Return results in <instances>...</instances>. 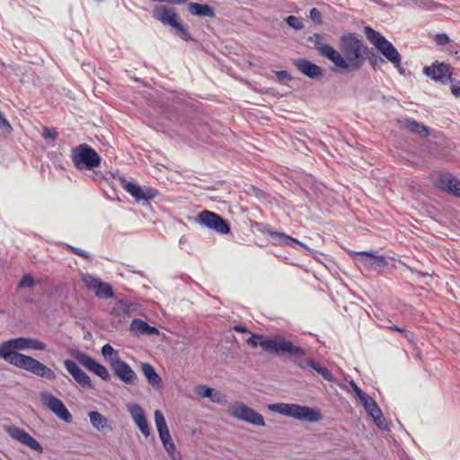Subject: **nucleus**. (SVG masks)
Returning a JSON list of instances; mask_svg holds the SVG:
<instances>
[{
    "label": "nucleus",
    "mask_w": 460,
    "mask_h": 460,
    "mask_svg": "<svg viewBox=\"0 0 460 460\" xmlns=\"http://www.w3.org/2000/svg\"><path fill=\"white\" fill-rule=\"evenodd\" d=\"M141 370L153 387H161L162 378L156 373L155 367L149 363H142Z\"/></svg>",
    "instance_id": "25"
},
{
    "label": "nucleus",
    "mask_w": 460,
    "mask_h": 460,
    "mask_svg": "<svg viewBox=\"0 0 460 460\" xmlns=\"http://www.w3.org/2000/svg\"><path fill=\"white\" fill-rule=\"evenodd\" d=\"M119 179L121 181L122 187L124 188V190L128 193H129L137 201H139V195L142 187L133 181H127L123 177H119Z\"/></svg>",
    "instance_id": "29"
},
{
    "label": "nucleus",
    "mask_w": 460,
    "mask_h": 460,
    "mask_svg": "<svg viewBox=\"0 0 460 460\" xmlns=\"http://www.w3.org/2000/svg\"><path fill=\"white\" fill-rule=\"evenodd\" d=\"M5 432L13 438L30 447L31 449L36 451L39 454H42L44 449L43 447L32 436H31L24 429L16 427V426H5Z\"/></svg>",
    "instance_id": "10"
},
{
    "label": "nucleus",
    "mask_w": 460,
    "mask_h": 460,
    "mask_svg": "<svg viewBox=\"0 0 460 460\" xmlns=\"http://www.w3.org/2000/svg\"><path fill=\"white\" fill-rule=\"evenodd\" d=\"M158 434H159V438H160V439H161L162 443H164V442H166V441H168V440L172 439V437H171V435H170L169 430H167V431H163V432H160V433H158Z\"/></svg>",
    "instance_id": "51"
},
{
    "label": "nucleus",
    "mask_w": 460,
    "mask_h": 460,
    "mask_svg": "<svg viewBox=\"0 0 460 460\" xmlns=\"http://www.w3.org/2000/svg\"><path fill=\"white\" fill-rule=\"evenodd\" d=\"M155 423L158 433L169 430L163 412L159 410L155 411Z\"/></svg>",
    "instance_id": "34"
},
{
    "label": "nucleus",
    "mask_w": 460,
    "mask_h": 460,
    "mask_svg": "<svg viewBox=\"0 0 460 460\" xmlns=\"http://www.w3.org/2000/svg\"><path fill=\"white\" fill-rule=\"evenodd\" d=\"M102 355L105 358L106 360L110 362H114L116 358H120L119 357V351L116 350L111 344L107 343L102 346L101 349Z\"/></svg>",
    "instance_id": "31"
},
{
    "label": "nucleus",
    "mask_w": 460,
    "mask_h": 460,
    "mask_svg": "<svg viewBox=\"0 0 460 460\" xmlns=\"http://www.w3.org/2000/svg\"><path fill=\"white\" fill-rule=\"evenodd\" d=\"M153 17L165 26L174 29L175 35L186 40H194L188 29L181 23L178 13L172 8L165 5L157 6L153 11Z\"/></svg>",
    "instance_id": "7"
},
{
    "label": "nucleus",
    "mask_w": 460,
    "mask_h": 460,
    "mask_svg": "<svg viewBox=\"0 0 460 460\" xmlns=\"http://www.w3.org/2000/svg\"><path fill=\"white\" fill-rule=\"evenodd\" d=\"M349 385L358 398L365 394V392L359 388L353 380L349 382Z\"/></svg>",
    "instance_id": "50"
},
{
    "label": "nucleus",
    "mask_w": 460,
    "mask_h": 460,
    "mask_svg": "<svg viewBox=\"0 0 460 460\" xmlns=\"http://www.w3.org/2000/svg\"><path fill=\"white\" fill-rule=\"evenodd\" d=\"M189 12L198 17L214 18L216 16L215 9L208 4H199L191 2L188 4Z\"/></svg>",
    "instance_id": "24"
},
{
    "label": "nucleus",
    "mask_w": 460,
    "mask_h": 460,
    "mask_svg": "<svg viewBox=\"0 0 460 460\" xmlns=\"http://www.w3.org/2000/svg\"><path fill=\"white\" fill-rule=\"evenodd\" d=\"M44 404L60 420L66 423L73 421V416L64 402L51 394L43 395Z\"/></svg>",
    "instance_id": "13"
},
{
    "label": "nucleus",
    "mask_w": 460,
    "mask_h": 460,
    "mask_svg": "<svg viewBox=\"0 0 460 460\" xmlns=\"http://www.w3.org/2000/svg\"><path fill=\"white\" fill-rule=\"evenodd\" d=\"M267 340H272V338L261 334L252 333V336L247 339L246 342L252 348H257L260 346L263 349V342Z\"/></svg>",
    "instance_id": "33"
},
{
    "label": "nucleus",
    "mask_w": 460,
    "mask_h": 460,
    "mask_svg": "<svg viewBox=\"0 0 460 460\" xmlns=\"http://www.w3.org/2000/svg\"><path fill=\"white\" fill-rule=\"evenodd\" d=\"M159 194L158 190L156 189L151 188V187H142L141 192L139 195V201L145 200L149 201L151 199H154L155 197H157Z\"/></svg>",
    "instance_id": "35"
},
{
    "label": "nucleus",
    "mask_w": 460,
    "mask_h": 460,
    "mask_svg": "<svg viewBox=\"0 0 460 460\" xmlns=\"http://www.w3.org/2000/svg\"><path fill=\"white\" fill-rule=\"evenodd\" d=\"M188 0H169V4H186Z\"/></svg>",
    "instance_id": "56"
},
{
    "label": "nucleus",
    "mask_w": 460,
    "mask_h": 460,
    "mask_svg": "<svg viewBox=\"0 0 460 460\" xmlns=\"http://www.w3.org/2000/svg\"><path fill=\"white\" fill-rule=\"evenodd\" d=\"M209 399L213 402H216V403H218V404H224L226 402V396L218 392V391H215L213 389V392H212V395L209 397Z\"/></svg>",
    "instance_id": "42"
},
{
    "label": "nucleus",
    "mask_w": 460,
    "mask_h": 460,
    "mask_svg": "<svg viewBox=\"0 0 460 460\" xmlns=\"http://www.w3.org/2000/svg\"><path fill=\"white\" fill-rule=\"evenodd\" d=\"M310 19L316 24H323V16L317 8H312L309 13Z\"/></svg>",
    "instance_id": "43"
},
{
    "label": "nucleus",
    "mask_w": 460,
    "mask_h": 460,
    "mask_svg": "<svg viewBox=\"0 0 460 460\" xmlns=\"http://www.w3.org/2000/svg\"><path fill=\"white\" fill-rule=\"evenodd\" d=\"M307 40L314 45V49L323 58L332 60L334 48L323 42V36L320 33H314Z\"/></svg>",
    "instance_id": "22"
},
{
    "label": "nucleus",
    "mask_w": 460,
    "mask_h": 460,
    "mask_svg": "<svg viewBox=\"0 0 460 460\" xmlns=\"http://www.w3.org/2000/svg\"><path fill=\"white\" fill-rule=\"evenodd\" d=\"M424 7L428 10H434L437 8V4L433 2H427L424 5Z\"/></svg>",
    "instance_id": "55"
},
{
    "label": "nucleus",
    "mask_w": 460,
    "mask_h": 460,
    "mask_svg": "<svg viewBox=\"0 0 460 460\" xmlns=\"http://www.w3.org/2000/svg\"><path fill=\"white\" fill-rule=\"evenodd\" d=\"M358 399L366 411H368L373 404H377L376 402L366 393Z\"/></svg>",
    "instance_id": "40"
},
{
    "label": "nucleus",
    "mask_w": 460,
    "mask_h": 460,
    "mask_svg": "<svg viewBox=\"0 0 460 460\" xmlns=\"http://www.w3.org/2000/svg\"><path fill=\"white\" fill-rule=\"evenodd\" d=\"M298 367L302 369H305L307 367H311L317 374L321 375L323 378L329 382H334L335 377L329 371V369L325 367H323L318 362H316L314 358H305L304 361L298 363Z\"/></svg>",
    "instance_id": "23"
},
{
    "label": "nucleus",
    "mask_w": 460,
    "mask_h": 460,
    "mask_svg": "<svg viewBox=\"0 0 460 460\" xmlns=\"http://www.w3.org/2000/svg\"><path fill=\"white\" fill-rule=\"evenodd\" d=\"M233 330L235 331L236 332H240V333L250 332V331L247 327L241 325V324L234 325L233 327Z\"/></svg>",
    "instance_id": "52"
},
{
    "label": "nucleus",
    "mask_w": 460,
    "mask_h": 460,
    "mask_svg": "<svg viewBox=\"0 0 460 460\" xmlns=\"http://www.w3.org/2000/svg\"><path fill=\"white\" fill-rule=\"evenodd\" d=\"M367 58L368 60L369 65L374 70L379 68L380 64L384 63V59L378 57L376 53H375L372 49H369L368 48L365 54V60Z\"/></svg>",
    "instance_id": "32"
},
{
    "label": "nucleus",
    "mask_w": 460,
    "mask_h": 460,
    "mask_svg": "<svg viewBox=\"0 0 460 460\" xmlns=\"http://www.w3.org/2000/svg\"><path fill=\"white\" fill-rule=\"evenodd\" d=\"M111 367L115 375L127 385L134 384L137 378L131 367L121 358H116L114 362H111Z\"/></svg>",
    "instance_id": "16"
},
{
    "label": "nucleus",
    "mask_w": 460,
    "mask_h": 460,
    "mask_svg": "<svg viewBox=\"0 0 460 460\" xmlns=\"http://www.w3.org/2000/svg\"><path fill=\"white\" fill-rule=\"evenodd\" d=\"M450 39L446 33H438L436 35V42L440 46L447 45Z\"/></svg>",
    "instance_id": "48"
},
{
    "label": "nucleus",
    "mask_w": 460,
    "mask_h": 460,
    "mask_svg": "<svg viewBox=\"0 0 460 460\" xmlns=\"http://www.w3.org/2000/svg\"><path fill=\"white\" fill-rule=\"evenodd\" d=\"M423 73L433 81L439 82L444 84L451 82L452 79L451 66L438 61H435L429 66H425L423 68Z\"/></svg>",
    "instance_id": "12"
},
{
    "label": "nucleus",
    "mask_w": 460,
    "mask_h": 460,
    "mask_svg": "<svg viewBox=\"0 0 460 460\" xmlns=\"http://www.w3.org/2000/svg\"><path fill=\"white\" fill-rule=\"evenodd\" d=\"M231 414L244 422L264 427L265 420L261 414L253 410L252 408L248 407L243 402H236L231 407Z\"/></svg>",
    "instance_id": "9"
},
{
    "label": "nucleus",
    "mask_w": 460,
    "mask_h": 460,
    "mask_svg": "<svg viewBox=\"0 0 460 460\" xmlns=\"http://www.w3.org/2000/svg\"><path fill=\"white\" fill-rule=\"evenodd\" d=\"M159 333H160V332L156 327L147 324V327L146 330V334L154 335V334H159Z\"/></svg>",
    "instance_id": "53"
},
{
    "label": "nucleus",
    "mask_w": 460,
    "mask_h": 460,
    "mask_svg": "<svg viewBox=\"0 0 460 460\" xmlns=\"http://www.w3.org/2000/svg\"><path fill=\"white\" fill-rule=\"evenodd\" d=\"M263 350L274 352L278 356L293 359L298 366L299 362L304 361L303 357L306 354L304 348L296 345L292 341L287 339L285 335L275 334L272 340H267L263 342Z\"/></svg>",
    "instance_id": "3"
},
{
    "label": "nucleus",
    "mask_w": 460,
    "mask_h": 460,
    "mask_svg": "<svg viewBox=\"0 0 460 460\" xmlns=\"http://www.w3.org/2000/svg\"><path fill=\"white\" fill-rule=\"evenodd\" d=\"M36 284L34 278L30 274H23L20 281L18 282V288H32Z\"/></svg>",
    "instance_id": "37"
},
{
    "label": "nucleus",
    "mask_w": 460,
    "mask_h": 460,
    "mask_svg": "<svg viewBox=\"0 0 460 460\" xmlns=\"http://www.w3.org/2000/svg\"><path fill=\"white\" fill-rule=\"evenodd\" d=\"M358 261L370 270L380 272L382 269L388 266L389 262L384 255H375L372 252H357Z\"/></svg>",
    "instance_id": "15"
},
{
    "label": "nucleus",
    "mask_w": 460,
    "mask_h": 460,
    "mask_svg": "<svg viewBox=\"0 0 460 460\" xmlns=\"http://www.w3.org/2000/svg\"><path fill=\"white\" fill-rule=\"evenodd\" d=\"M136 305L133 303H130L128 300L121 299L118 301L113 307V314L116 317L119 318H127L130 316V309L132 306H135Z\"/></svg>",
    "instance_id": "26"
},
{
    "label": "nucleus",
    "mask_w": 460,
    "mask_h": 460,
    "mask_svg": "<svg viewBox=\"0 0 460 460\" xmlns=\"http://www.w3.org/2000/svg\"><path fill=\"white\" fill-rule=\"evenodd\" d=\"M64 367L73 378L83 387L91 388L92 381L89 376L83 371L72 359H66Z\"/></svg>",
    "instance_id": "20"
},
{
    "label": "nucleus",
    "mask_w": 460,
    "mask_h": 460,
    "mask_svg": "<svg viewBox=\"0 0 460 460\" xmlns=\"http://www.w3.org/2000/svg\"><path fill=\"white\" fill-rule=\"evenodd\" d=\"M389 330L400 332L403 334V336L407 339H409L411 336V333L408 332L404 327H399L395 324H391L387 327Z\"/></svg>",
    "instance_id": "47"
},
{
    "label": "nucleus",
    "mask_w": 460,
    "mask_h": 460,
    "mask_svg": "<svg viewBox=\"0 0 460 460\" xmlns=\"http://www.w3.org/2000/svg\"><path fill=\"white\" fill-rule=\"evenodd\" d=\"M196 221L201 226L214 230L221 234H227L231 233V226L229 222L220 215L209 210H203L199 213Z\"/></svg>",
    "instance_id": "8"
},
{
    "label": "nucleus",
    "mask_w": 460,
    "mask_h": 460,
    "mask_svg": "<svg viewBox=\"0 0 460 460\" xmlns=\"http://www.w3.org/2000/svg\"><path fill=\"white\" fill-rule=\"evenodd\" d=\"M437 185L439 189L460 199V181L452 174L448 172L440 174Z\"/></svg>",
    "instance_id": "21"
},
{
    "label": "nucleus",
    "mask_w": 460,
    "mask_h": 460,
    "mask_svg": "<svg viewBox=\"0 0 460 460\" xmlns=\"http://www.w3.org/2000/svg\"><path fill=\"white\" fill-rule=\"evenodd\" d=\"M367 414L372 418V419H375L376 418L377 416H379L380 414H383L381 409L379 408V406L377 404H373L371 409L367 411Z\"/></svg>",
    "instance_id": "49"
},
{
    "label": "nucleus",
    "mask_w": 460,
    "mask_h": 460,
    "mask_svg": "<svg viewBox=\"0 0 460 460\" xmlns=\"http://www.w3.org/2000/svg\"><path fill=\"white\" fill-rule=\"evenodd\" d=\"M406 128L420 137H425L429 135V129L427 126L411 119H406Z\"/></svg>",
    "instance_id": "28"
},
{
    "label": "nucleus",
    "mask_w": 460,
    "mask_h": 460,
    "mask_svg": "<svg viewBox=\"0 0 460 460\" xmlns=\"http://www.w3.org/2000/svg\"><path fill=\"white\" fill-rule=\"evenodd\" d=\"M363 31L367 40L376 49V50L399 71L402 56L397 49L379 31L370 26H365Z\"/></svg>",
    "instance_id": "5"
},
{
    "label": "nucleus",
    "mask_w": 460,
    "mask_h": 460,
    "mask_svg": "<svg viewBox=\"0 0 460 460\" xmlns=\"http://www.w3.org/2000/svg\"><path fill=\"white\" fill-rule=\"evenodd\" d=\"M147 323L139 319L135 318L130 323L129 331L134 333L135 336L146 335V330L147 327Z\"/></svg>",
    "instance_id": "30"
},
{
    "label": "nucleus",
    "mask_w": 460,
    "mask_h": 460,
    "mask_svg": "<svg viewBox=\"0 0 460 460\" xmlns=\"http://www.w3.org/2000/svg\"><path fill=\"white\" fill-rule=\"evenodd\" d=\"M41 136L46 139L49 138L56 140L58 138V133L55 128L44 127Z\"/></svg>",
    "instance_id": "41"
},
{
    "label": "nucleus",
    "mask_w": 460,
    "mask_h": 460,
    "mask_svg": "<svg viewBox=\"0 0 460 460\" xmlns=\"http://www.w3.org/2000/svg\"><path fill=\"white\" fill-rule=\"evenodd\" d=\"M163 446L164 449L167 451V453L172 456V458L175 459V454H176V447L173 443L172 439H170L164 443H163Z\"/></svg>",
    "instance_id": "45"
},
{
    "label": "nucleus",
    "mask_w": 460,
    "mask_h": 460,
    "mask_svg": "<svg viewBox=\"0 0 460 460\" xmlns=\"http://www.w3.org/2000/svg\"><path fill=\"white\" fill-rule=\"evenodd\" d=\"M375 424L382 430H388L389 427L384 414H380L376 418L373 419Z\"/></svg>",
    "instance_id": "44"
},
{
    "label": "nucleus",
    "mask_w": 460,
    "mask_h": 460,
    "mask_svg": "<svg viewBox=\"0 0 460 460\" xmlns=\"http://www.w3.org/2000/svg\"><path fill=\"white\" fill-rule=\"evenodd\" d=\"M71 161L74 166L79 170L92 171L100 166L101 155L88 144H80L71 149Z\"/></svg>",
    "instance_id": "6"
},
{
    "label": "nucleus",
    "mask_w": 460,
    "mask_h": 460,
    "mask_svg": "<svg viewBox=\"0 0 460 460\" xmlns=\"http://www.w3.org/2000/svg\"><path fill=\"white\" fill-rule=\"evenodd\" d=\"M196 395L201 398H209L212 395L213 388L205 385H199L194 387Z\"/></svg>",
    "instance_id": "36"
},
{
    "label": "nucleus",
    "mask_w": 460,
    "mask_h": 460,
    "mask_svg": "<svg viewBox=\"0 0 460 460\" xmlns=\"http://www.w3.org/2000/svg\"><path fill=\"white\" fill-rule=\"evenodd\" d=\"M77 360L80 364H82L84 367H86L91 372L94 373L100 378L104 381H109L111 379V375L107 368L97 362L92 357L87 354H81L77 357Z\"/></svg>",
    "instance_id": "18"
},
{
    "label": "nucleus",
    "mask_w": 460,
    "mask_h": 460,
    "mask_svg": "<svg viewBox=\"0 0 460 460\" xmlns=\"http://www.w3.org/2000/svg\"><path fill=\"white\" fill-rule=\"evenodd\" d=\"M275 75L279 82L290 81L292 79L291 75L286 70L275 71Z\"/></svg>",
    "instance_id": "46"
},
{
    "label": "nucleus",
    "mask_w": 460,
    "mask_h": 460,
    "mask_svg": "<svg viewBox=\"0 0 460 460\" xmlns=\"http://www.w3.org/2000/svg\"><path fill=\"white\" fill-rule=\"evenodd\" d=\"M340 51L334 49L331 62L341 72L358 71L365 63L367 47L356 32L343 33L339 40Z\"/></svg>",
    "instance_id": "2"
},
{
    "label": "nucleus",
    "mask_w": 460,
    "mask_h": 460,
    "mask_svg": "<svg viewBox=\"0 0 460 460\" xmlns=\"http://www.w3.org/2000/svg\"><path fill=\"white\" fill-rule=\"evenodd\" d=\"M187 128H188V130L190 131V133H191V134H194V133H195L194 129H193L190 126H189V125H188V126H187Z\"/></svg>",
    "instance_id": "57"
},
{
    "label": "nucleus",
    "mask_w": 460,
    "mask_h": 460,
    "mask_svg": "<svg viewBox=\"0 0 460 460\" xmlns=\"http://www.w3.org/2000/svg\"><path fill=\"white\" fill-rule=\"evenodd\" d=\"M47 345L34 338L18 337L0 343V358L5 362L47 380H54L52 369L31 356L20 353L22 350H46Z\"/></svg>",
    "instance_id": "1"
},
{
    "label": "nucleus",
    "mask_w": 460,
    "mask_h": 460,
    "mask_svg": "<svg viewBox=\"0 0 460 460\" xmlns=\"http://www.w3.org/2000/svg\"><path fill=\"white\" fill-rule=\"evenodd\" d=\"M66 248L72 252L74 254H76L87 261H91L93 259V257L91 256L90 253H88L87 252L82 250L81 248H78V247H75V246H73V245H70V244H66Z\"/></svg>",
    "instance_id": "39"
},
{
    "label": "nucleus",
    "mask_w": 460,
    "mask_h": 460,
    "mask_svg": "<svg viewBox=\"0 0 460 460\" xmlns=\"http://www.w3.org/2000/svg\"><path fill=\"white\" fill-rule=\"evenodd\" d=\"M451 93H452L453 95H455L456 97L460 96V86H458V85H452Z\"/></svg>",
    "instance_id": "54"
},
{
    "label": "nucleus",
    "mask_w": 460,
    "mask_h": 460,
    "mask_svg": "<svg viewBox=\"0 0 460 460\" xmlns=\"http://www.w3.org/2000/svg\"><path fill=\"white\" fill-rule=\"evenodd\" d=\"M268 409L272 412L311 423L320 421L323 419L319 410L296 403H271L268 406Z\"/></svg>",
    "instance_id": "4"
},
{
    "label": "nucleus",
    "mask_w": 460,
    "mask_h": 460,
    "mask_svg": "<svg viewBox=\"0 0 460 460\" xmlns=\"http://www.w3.org/2000/svg\"><path fill=\"white\" fill-rule=\"evenodd\" d=\"M285 22L288 26L295 30H302L304 28V24L301 20L294 15H289L285 19Z\"/></svg>",
    "instance_id": "38"
},
{
    "label": "nucleus",
    "mask_w": 460,
    "mask_h": 460,
    "mask_svg": "<svg viewBox=\"0 0 460 460\" xmlns=\"http://www.w3.org/2000/svg\"><path fill=\"white\" fill-rule=\"evenodd\" d=\"M293 65L304 75L311 79H320L323 76V68L306 58H296Z\"/></svg>",
    "instance_id": "19"
},
{
    "label": "nucleus",
    "mask_w": 460,
    "mask_h": 460,
    "mask_svg": "<svg viewBox=\"0 0 460 460\" xmlns=\"http://www.w3.org/2000/svg\"><path fill=\"white\" fill-rule=\"evenodd\" d=\"M267 233L272 238V240L275 241L276 243L290 246L292 248L300 246L306 251V252H305L306 255H310V256H313L314 258H315V252L312 249H310L307 245H305L304 243L300 242L299 240H297L294 237H291L284 233L274 231L270 228H269L267 230Z\"/></svg>",
    "instance_id": "14"
},
{
    "label": "nucleus",
    "mask_w": 460,
    "mask_h": 460,
    "mask_svg": "<svg viewBox=\"0 0 460 460\" xmlns=\"http://www.w3.org/2000/svg\"><path fill=\"white\" fill-rule=\"evenodd\" d=\"M90 422L94 429L97 430H102L104 428L108 427L109 420L108 419L102 415L99 411H93L88 413Z\"/></svg>",
    "instance_id": "27"
},
{
    "label": "nucleus",
    "mask_w": 460,
    "mask_h": 460,
    "mask_svg": "<svg viewBox=\"0 0 460 460\" xmlns=\"http://www.w3.org/2000/svg\"><path fill=\"white\" fill-rule=\"evenodd\" d=\"M128 411L141 433L146 437L150 436V428L141 406L136 402L128 404Z\"/></svg>",
    "instance_id": "17"
},
{
    "label": "nucleus",
    "mask_w": 460,
    "mask_h": 460,
    "mask_svg": "<svg viewBox=\"0 0 460 460\" xmlns=\"http://www.w3.org/2000/svg\"><path fill=\"white\" fill-rule=\"evenodd\" d=\"M83 282L86 288L94 292L95 296L99 298L108 299L114 296L111 285L102 281L99 278L87 274L83 278Z\"/></svg>",
    "instance_id": "11"
}]
</instances>
